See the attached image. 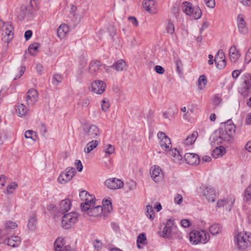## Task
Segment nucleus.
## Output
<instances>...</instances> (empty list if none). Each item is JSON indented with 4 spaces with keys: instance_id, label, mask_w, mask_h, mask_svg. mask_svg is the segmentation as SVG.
<instances>
[{
    "instance_id": "obj_53",
    "label": "nucleus",
    "mask_w": 251,
    "mask_h": 251,
    "mask_svg": "<svg viewBox=\"0 0 251 251\" xmlns=\"http://www.w3.org/2000/svg\"><path fill=\"white\" fill-rule=\"evenodd\" d=\"M206 6L210 8H213L215 6V0H204Z\"/></svg>"
},
{
    "instance_id": "obj_35",
    "label": "nucleus",
    "mask_w": 251,
    "mask_h": 251,
    "mask_svg": "<svg viewBox=\"0 0 251 251\" xmlns=\"http://www.w3.org/2000/svg\"><path fill=\"white\" fill-rule=\"evenodd\" d=\"M65 245V241L62 237H58L56 239L54 242V251H64L63 249Z\"/></svg>"
},
{
    "instance_id": "obj_61",
    "label": "nucleus",
    "mask_w": 251,
    "mask_h": 251,
    "mask_svg": "<svg viewBox=\"0 0 251 251\" xmlns=\"http://www.w3.org/2000/svg\"><path fill=\"white\" fill-rule=\"evenodd\" d=\"M75 165L77 167V169L79 172H81L83 169V165L80 160H76L75 161Z\"/></svg>"
},
{
    "instance_id": "obj_34",
    "label": "nucleus",
    "mask_w": 251,
    "mask_h": 251,
    "mask_svg": "<svg viewBox=\"0 0 251 251\" xmlns=\"http://www.w3.org/2000/svg\"><path fill=\"white\" fill-rule=\"evenodd\" d=\"M17 111L18 116L20 117L23 118L26 116L29 111V109L26 107L24 104L21 103L17 106Z\"/></svg>"
},
{
    "instance_id": "obj_4",
    "label": "nucleus",
    "mask_w": 251,
    "mask_h": 251,
    "mask_svg": "<svg viewBox=\"0 0 251 251\" xmlns=\"http://www.w3.org/2000/svg\"><path fill=\"white\" fill-rule=\"evenodd\" d=\"M82 132L83 136L86 140L96 138L100 135V131L99 127L95 125H84Z\"/></svg>"
},
{
    "instance_id": "obj_3",
    "label": "nucleus",
    "mask_w": 251,
    "mask_h": 251,
    "mask_svg": "<svg viewBox=\"0 0 251 251\" xmlns=\"http://www.w3.org/2000/svg\"><path fill=\"white\" fill-rule=\"evenodd\" d=\"M85 205H82L81 210L89 216L98 217L100 215L102 212L104 213L103 207L100 205H97L95 200L89 204L85 203Z\"/></svg>"
},
{
    "instance_id": "obj_25",
    "label": "nucleus",
    "mask_w": 251,
    "mask_h": 251,
    "mask_svg": "<svg viewBox=\"0 0 251 251\" xmlns=\"http://www.w3.org/2000/svg\"><path fill=\"white\" fill-rule=\"evenodd\" d=\"M3 243L8 246L14 248L20 245L21 243V238L19 236H11L10 237L5 239Z\"/></svg>"
},
{
    "instance_id": "obj_12",
    "label": "nucleus",
    "mask_w": 251,
    "mask_h": 251,
    "mask_svg": "<svg viewBox=\"0 0 251 251\" xmlns=\"http://www.w3.org/2000/svg\"><path fill=\"white\" fill-rule=\"evenodd\" d=\"M92 91L98 94H102L105 90L106 84L102 80H96L91 84Z\"/></svg>"
},
{
    "instance_id": "obj_29",
    "label": "nucleus",
    "mask_w": 251,
    "mask_h": 251,
    "mask_svg": "<svg viewBox=\"0 0 251 251\" xmlns=\"http://www.w3.org/2000/svg\"><path fill=\"white\" fill-rule=\"evenodd\" d=\"M198 137V132L197 131H193L188 135L184 140L183 143L187 146L192 145Z\"/></svg>"
},
{
    "instance_id": "obj_2",
    "label": "nucleus",
    "mask_w": 251,
    "mask_h": 251,
    "mask_svg": "<svg viewBox=\"0 0 251 251\" xmlns=\"http://www.w3.org/2000/svg\"><path fill=\"white\" fill-rule=\"evenodd\" d=\"M210 239L209 233L205 230H193L189 233V240L192 244H205Z\"/></svg>"
},
{
    "instance_id": "obj_46",
    "label": "nucleus",
    "mask_w": 251,
    "mask_h": 251,
    "mask_svg": "<svg viewBox=\"0 0 251 251\" xmlns=\"http://www.w3.org/2000/svg\"><path fill=\"white\" fill-rule=\"evenodd\" d=\"M101 107L102 111L106 112L110 107V102L107 99H104L101 100Z\"/></svg>"
},
{
    "instance_id": "obj_1",
    "label": "nucleus",
    "mask_w": 251,
    "mask_h": 251,
    "mask_svg": "<svg viewBox=\"0 0 251 251\" xmlns=\"http://www.w3.org/2000/svg\"><path fill=\"white\" fill-rule=\"evenodd\" d=\"M236 243L238 249L244 251L251 247V233L241 231L236 236Z\"/></svg>"
},
{
    "instance_id": "obj_19",
    "label": "nucleus",
    "mask_w": 251,
    "mask_h": 251,
    "mask_svg": "<svg viewBox=\"0 0 251 251\" xmlns=\"http://www.w3.org/2000/svg\"><path fill=\"white\" fill-rule=\"evenodd\" d=\"M237 25L238 30L241 34L246 35L248 33V29L247 24L243 15L242 14H239L238 16Z\"/></svg>"
},
{
    "instance_id": "obj_13",
    "label": "nucleus",
    "mask_w": 251,
    "mask_h": 251,
    "mask_svg": "<svg viewBox=\"0 0 251 251\" xmlns=\"http://www.w3.org/2000/svg\"><path fill=\"white\" fill-rule=\"evenodd\" d=\"M104 183L107 188L112 190L120 189L124 186V182L117 178L108 179Z\"/></svg>"
},
{
    "instance_id": "obj_17",
    "label": "nucleus",
    "mask_w": 251,
    "mask_h": 251,
    "mask_svg": "<svg viewBox=\"0 0 251 251\" xmlns=\"http://www.w3.org/2000/svg\"><path fill=\"white\" fill-rule=\"evenodd\" d=\"M0 29H1L4 33L5 35H7L9 39L11 40L13 37V34H10L12 32L14 27L10 23H4L3 21H0Z\"/></svg>"
},
{
    "instance_id": "obj_43",
    "label": "nucleus",
    "mask_w": 251,
    "mask_h": 251,
    "mask_svg": "<svg viewBox=\"0 0 251 251\" xmlns=\"http://www.w3.org/2000/svg\"><path fill=\"white\" fill-rule=\"evenodd\" d=\"M207 83V79L205 75H201L198 79V87L200 90H201Z\"/></svg>"
},
{
    "instance_id": "obj_59",
    "label": "nucleus",
    "mask_w": 251,
    "mask_h": 251,
    "mask_svg": "<svg viewBox=\"0 0 251 251\" xmlns=\"http://www.w3.org/2000/svg\"><path fill=\"white\" fill-rule=\"evenodd\" d=\"M128 19L135 26L138 25V22L135 17L130 16L128 18Z\"/></svg>"
},
{
    "instance_id": "obj_36",
    "label": "nucleus",
    "mask_w": 251,
    "mask_h": 251,
    "mask_svg": "<svg viewBox=\"0 0 251 251\" xmlns=\"http://www.w3.org/2000/svg\"><path fill=\"white\" fill-rule=\"evenodd\" d=\"M209 230L211 234L216 235L222 232V227L220 224H214L209 227Z\"/></svg>"
},
{
    "instance_id": "obj_28",
    "label": "nucleus",
    "mask_w": 251,
    "mask_h": 251,
    "mask_svg": "<svg viewBox=\"0 0 251 251\" xmlns=\"http://www.w3.org/2000/svg\"><path fill=\"white\" fill-rule=\"evenodd\" d=\"M235 126L230 120L227 121L225 123V128L223 129L233 138L235 132Z\"/></svg>"
},
{
    "instance_id": "obj_49",
    "label": "nucleus",
    "mask_w": 251,
    "mask_h": 251,
    "mask_svg": "<svg viewBox=\"0 0 251 251\" xmlns=\"http://www.w3.org/2000/svg\"><path fill=\"white\" fill-rule=\"evenodd\" d=\"M62 81V77L58 74H55L52 78V83L54 85H57Z\"/></svg>"
},
{
    "instance_id": "obj_14",
    "label": "nucleus",
    "mask_w": 251,
    "mask_h": 251,
    "mask_svg": "<svg viewBox=\"0 0 251 251\" xmlns=\"http://www.w3.org/2000/svg\"><path fill=\"white\" fill-rule=\"evenodd\" d=\"M216 66L219 69H223L226 65V60L223 51L222 50H218L215 57Z\"/></svg>"
},
{
    "instance_id": "obj_48",
    "label": "nucleus",
    "mask_w": 251,
    "mask_h": 251,
    "mask_svg": "<svg viewBox=\"0 0 251 251\" xmlns=\"http://www.w3.org/2000/svg\"><path fill=\"white\" fill-rule=\"evenodd\" d=\"M25 138H30L35 141L36 140L35 133L31 130H27L25 133Z\"/></svg>"
},
{
    "instance_id": "obj_55",
    "label": "nucleus",
    "mask_w": 251,
    "mask_h": 251,
    "mask_svg": "<svg viewBox=\"0 0 251 251\" xmlns=\"http://www.w3.org/2000/svg\"><path fill=\"white\" fill-rule=\"evenodd\" d=\"M245 61L249 63L251 61V47L248 49L245 56Z\"/></svg>"
},
{
    "instance_id": "obj_45",
    "label": "nucleus",
    "mask_w": 251,
    "mask_h": 251,
    "mask_svg": "<svg viewBox=\"0 0 251 251\" xmlns=\"http://www.w3.org/2000/svg\"><path fill=\"white\" fill-rule=\"evenodd\" d=\"M244 199L246 201L251 202V184L247 188L245 192Z\"/></svg>"
},
{
    "instance_id": "obj_11",
    "label": "nucleus",
    "mask_w": 251,
    "mask_h": 251,
    "mask_svg": "<svg viewBox=\"0 0 251 251\" xmlns=\"http://www.w3.org/2000/svg\"><path fill=\"white\" fill-rule=\"evenodd\" d=\"M157 137L160 139V145L165 151H168L172 147L170 139L165 133L159 131L157 133Z\"/></svg>"
},
{
    "instance_id": "obj_9",
    "label": "nucleus",
    "mask_w": 251,
    "mask_h": 251,
    "mask_svg": "<svg viewBox=\"0 0 251 251\" xmlns=\"http://www.w3.org/2000/svg\"><path fill=\"white\" fill-rule=\"evenodd\" d=\"M151 176L156 183L160 182L163 179L164 175L161 169L157 165L152 166L150 170Z\"/></svg>"
},
{
    "instance_id": "obj_7",
    "label": "nucleus",
    "mask_w": 251,
    "mask_h": 251,
    "mask_svg": "<svg viewBox=\"0 0 251 251\" xmlns=\"http://www.w3.org/2000/svg\"><path fill=\"white\" fill-rule=\"evenodd\" d=\"M242 86L239 92L242 95L248 96L251 90V75L248 73H245L242 76Z\"/></svg>"
},
{
    "instance_id": "obj_44",
    "label": "nucleus",
    "mask_w": 251,
    "mask_h": 251,
    "mask_svg": "<svg viewBox=\"0 0 251 251\" xmlns=\"http://www.w3.org/2000/svg\"><path fill=\"white\" fill-rule=\"evenodd\" d=\"M39 47V45L37 43H34L29 45L28 47V51L29 53L34 56L36 54V51L38 49Z\"/></svg>"
},
{
    "instance_id": "obj_20",
    "label": "nucleus",
    "mask_w": 251,
    "mask_h": 251,
    "mask_svg": "<svg viewBox=\"0 0 251 251\" xmlns=\"http://www.w3.org/2000/svg\"><path fill=\"white\" fill-rule=\"evenodd\" d=\"M101 66V64L100 61L98 60H94L91 61L89 63L88 67V72L89 74L93 76H97Z\"/></svg>"
},
{
    "instance_id": "obj_58",
    "label": "nucleus",
    "mask_w": 251,
    "mask_h": 251,
    "mask_svg": "<svg viewBox=\"0 0 251 251\" xmlns=\"http://www.w3.org/2000/svg\"><path fill=\"white\" fill-rule=\"evenodd\" d=\"M154 70L155 72L159 74H163L165 72L164 69L161 66L157 65L155 67Z\"/></svg>"
},
{
    "instance_id": "obj_22",
    "label": "nucleus",
    "mask_w": 251,
    "mask_h": 251,
    "mask_svg": "<svg viewBox=\"0 0 251 251\" xmlns=\"http://www.w3.org/2000/svg\"><path fill=\"white\" fill-rule=\"evenodd\" d=\"M184 158L187 164L191 165H196L199 164L200 159L199 156L195 153H187L184 155Z\"/></svg>"
},
{
    "instance_id": "obj_24",
    "label": "nucleus",
    "mask_w": 251,
    "mask_h": 251,
    "mask_svg": "<svg viewBox=\"0 0 251 251\" xmlns=\"http://www.w3.org/2000/svg\"><path fill=\"white\" fill-rule=\"evenodd\" d=\"M79 197L82 201H84V202L81 203L80 207L82 205H85V203H91L94 201V196L90 195L86 191H82L79 194Z\"/></svg>"
},
{
    "instance_id": "obj_47",
    "label": "nucleus",
    "mask_w": 251,
    "mask_h": 251,
    "mask_svg": "<svg viewBox=\"0 0 251 251\" xmlns=\"http://www.w3.org/2000/svg\"><path fill=\"white\" fill-rule=\"evenodd\" d=\"M146 215L151 220H153L154 217V211L152 206L148 205L147 206Z\"/></svg>"
},
{
    "instance_id": "obj_33",
    "label": "nucleus",
    "mask_w": 251,
    "mask_h": 251,
    "mask_svg": "<svg viewBox=\"0 0 251 251\" xmlns=\"http://www.w3.org/2000/svg\"><path fill=\"white\" fill-rule=\"evenodd\" d=\"M226 152V150L222 146L217 147L212 151V155L214 158L222 157Z\"/></svg>"
},
{
    "instance_id": "obj_52",
    "label": "nucleus",
    "mask_w": 251,
    "mask_h": 251,
    "mask_svg": "<svg viewBox=\"0 0 251 251\" xmlns=\"http://www.w3.org/2000/svg\"><path fill=\"white\" fill-rule=\"evenodd\" d=\"M107 148L105 149V152L106 154H111L115 151V148L114 146L110 144H108L107 145Z\"/></svg>"
},
{
    "instance_id": "obj_27",
    "label": "nucleus",
    "mask_w": 251,
    "mask_h": 251,
    "mask_svg": "<svg viewBox=\"0 0 251 251\" xmlns=\"http://www.w3.org/2000/svg\"><path fill=\"white\" fill-rule=\"evenodd\" d=\"M71 201L69 199L62 200L59 204V212L62 214L68 211L71 209Z\"/></svg>"
},
{
    "instance_id": "obj_8",
    "label": "nucleus",
    "mask_w": 251,
    "mask_h": 251,
    "mask_svg": "<svg viewBox=\"0 0 251 251\" xmlns=\"http://www.w3.org/2000/svg\"><path fill=\"white\" fill-rule=\"evenodd\" d=\"M75 169L68 167L65 172L62 173L58 178V180L61 184H65L71 180L75 176Z\"/></svg>"
},
{
    "instance_id": "obj_10",
    "label": "nucleus",
    "mask_w": 251,
    "mask_h": 251,
    "mask_svg": "<svg viewBox=\"0 0 251 251\" xmlns=\"http://www.w3.org/2000/svg\"><path fill=\"white\" fill-rule=\"evenodd\" d=\"M38 99V93L35 89H30L27 93L26 96V103L28 107L33 106L37 102Z\"/></svg>"
},
{
    "instance_id": "obj_42",
    "label": "nucleus",
    "mask_w": 251,
    "mask_h": 251,
    "mask_svg": "<svg viewBox=\"0 0 251 251\" xmlns=\"http://www.w3.org/2000/svg\"><path fill=\"white\" fill-rule=\"evenodd\" d=\"M37 224V219L35 216H33L28 221L27 225L29 229L34 230L36 228Z\"/></svg>"
},
{
    "instance_id": "obj_63",
    "label": "nucleus",
    "mask_w": 251,
    "mask_h": 251,
    "mask_svg": "<svg viewBox=\"0 0 251 251\" xmlns=\"http://www.w3.org/2000/svg\"><path fill=\"white\" fill-rule=\"evenodd\" d=\"M25 70V68L24 66H22L20 68V70L19 72V74L16 75V77L14 78V79H16L17 78H20L24 73Z\"/></svg>"
},
{
    "instance_id": "obj_39",
    "label": "nucleus",
    "mask_w": 251,
    "mask_h": 251,
    "mask_svg": "<svg viewBox=\"0 0 251 251\" xmlns=\"http://www.w3.org/2000/svg\"><path fill=\"white\" fill-rule=\"evenodd\" d=\"M171 154L172 156V160L176 163H179L182 158V155L180 154L179 151L176 148L172 150Z\"/></svg>"
},
{
    "instance_id": "obj_30",
    "label": "nucleus",
    "mask_w": 251,
    "mask_h": 251,
    "mask_svg": "<svg viewBox=\"0 0 251 251\" xmlns=\"http://www.w3.org/2000/svg\"><path fill=\"white\" fill-rule=\"evenodd\" d=\"M69 31V26L66 24H62L60 25L57 30V36L62 39L64 38Z\"/></svg>"
},
{
    "instance_id": "obj_60",
    "label": "nucleus",
    "mask_w": 251,
    "mask_h": 251,
    "mask_svg": "<svg viewBox=\"0 0 251 251\" xmlns=\"http://www.w3.org/2000/svg\"><path fill=\"white\" fill-rule=\"evenodd\" d=\"M181 225L184 227H187L189 226L190 223L189 220L187 219H183L180 222Z\"/></svg>"
},
{
    "instance_id": "obj_50",
    "label": "nucleus",
    "mask_w": 251,
    "mask_h": 251,
    "mask_svg": "<svg viewBox=\"0 0 251 251\" xmlns=\"http://www.w3.org/2000/svg\"><path fill=\"white\" fill-rule=\"evenodd\" d=\"M166 30L168 33L172 34L175 31V27L174 24L170 21H168L167 26L166 27Z\"/></svg>"
},
{
    "instance_id": "obj_26",
    "label": "nucleus",
    "mask_w": 251,
    "mask_h": 251,
    "mask_svg": "<svg viewBox=\"0 0 251 251\" xmlns=\"http://www.w3.org/2000/svg\"><path fill=\"white\" fill-rule=\"evenodd\" d=\"M229 56L231 61L235 63L239 58L240 54L235 46H232L229 50Z\"/></svg>"
},
{
    "instance_id": "obj_16",
    "label": "nucleus",
    "mask_w": 251,
    "mask_h": 251,
    "mask_svg": "<svg viewBox=\"0 0 251 251\" xmlns=\"http://www.w3.org/2000/svg\"><path fill=\"white\" fill-rule=\"evenodd\" d=\"M144 9L151 14H155L157 13V9L154 0H144L143 3Z\"/></svg>"
},
{
    "instance_id": "obj_57",
    "label": "nucleus",
    "mask_w": 251,
    "mask_h": 251,
    "mask_svg": "<svg viewBox=\"0 0 251 251\" xmlns=\"http://www.w3.org/2000/svg\"><path fill=\"white\" fill-rule=\"evenodd\" d=\"M90 104L89 100L88 99H82L80 102V105L82 107H87Z\"/></svg>"
},
{
    "instance_id": "obj_5",
    "label": "nucleus",
    "mask_w": 251,
    "mask_h": 251,
    "mask_svg": "<svg viewBox=\"0 0 251 251\" xmlns=\"http://www.w3.org/2000/svg\"><path fill=\"white\" fill-rule=\"evenodd\" d=\"M183 10L188 15L192 16L195 19H199L201 16V11L199 7L194 8L192 4L185 1L183 3Z\"/></svg>"
},
{
    "instance_id": "obj_40",
    "label": "nucleus",
    "mask_w": 251,
    "mask_h": 251,
    "mask_svg": "<svg viewBox=\"0 0 251 251\" xmlns=\"http://www.w3.org/2000/svg\"><path fill=\"white\" fill-rule=\"evenodd\" d=\"M146 240L147 239L145 234L144 233L140 234L137 239V245L138 248L139 249H141L142 247L139 245V244L145 245L146 244Z\"/></svg>"
},
{
    "instance_id": "obj_38",
    "label": "nucleus",
    "mask_w": 251,
    "mask_h": 251,
    "mask_svg": "<svg viewBox=\"0 0 251 251\" xmlns=\"http://www.w3.org/2000/svg\"><path fill=\"white\" fill-rule=\"evenodd\" d=\"M98 145V142L97 140H92L89 142L84 148V151L85 153H88Z\"/></svg>"
},
{
    "instance_id": "obj_56",
    "label": "nucleus",
    "mask_w": 251,
    "mask_h": 251,
    "mask_svg": "<svg viewBox=\"0 0 251 251\" xmlns=\"http://www.w3.org/2000/svg\"><path fill=\"white\" fill-rule=\"evenodd\" d=\"M222 99L218 95H215L213 100V103L215 105H218L222 102Z\"/></svg>"
},
{
    "instance_id": "obj_21",
    "label": "nucleus",
    "mask_w": 251,
    "mask_h": 251,
    "mask_svg": "<svg viewBox=\"0 0 251 251\" xmlns=\"http://www.w3.org/2000/svg\"><path fill=\"white\" fill-rule=\"evenodd\" d=\"M174 221L168 220L166 222L162 232L160 233V236L164 238H170L171 232L174 228Z\"/></svg>"
},
{
    "instance_id": "obj_23",
    "label": "nucleus",
    "mask_w": 251,
    "mask_h": 251,
    "mask_svg": "<svg viewBox=\"0 0 251 251\" xmlns=\"http://www.w3.org/2000/svg\"><path fill=\"white\" fill-rule=\"evenodd\" d=\"M202 194L209 202L215 201L216 195L212 188L206 187L202 191Z\"/></svg>"
},
{
    "instance_id": "obj_41",
    "label": "nucleus",
    "mask_w": 251,
    "mask_h": 251,
    "mask_svg": "<svg viewBox=\"0 0 251 251\" xmlns=\"http://www.w3.org/2000/svg\"><path fill=\"white\" fill-rule=\"evenodd\" d=\"M103 206L104 207L103 208V211L104 215L106 214V213H109L110 211L112 210V204L111 202L109 200H106L104 201H103Z\"/></svg>"
},
{
    "instance_id": "obj_37",
    "label": "nucleus",
    "mask_w": 251,
    "mask_h": 251,
    "mask_svg": "<svg viewBox=\"0 0 251 251\" xmlns=\"http://www.w3.org/2000/svg\"><path fill=\"white\" fill-rule=\"evenodd\" d=\"M126 65V61L123 59H120L114 64L111 67L117 71H122Z\"/></svg>"
},
{
    "instance_id": "obj_64",
    "label": "nucleus",
    "mask_w": 251,
    "mask_h": 251,
    "mask_svg": "<svg viewBox=\"0 0 251 251\" xmlns=\"http://www.w3.org/2000/svg\"><path fill=\"white\" fill-rule=\"evenodd\" d=\"M84 71H85L84 67L82 65L79 68V69L77 72V74L78 76H80L82 75L83 74Z\"/></svg>"
},
{
    "instance_id": "obj_54",
    "label": "nucleus",
    "mask_w": 251,
    "mask_h": 251,
    "mask_svg": "<svg viewBox=\"0 0 251 251\" xmlns=\"http://www.w3.org/2000/svg\"><path fill=\"white\" fill-rule=\"evenodd\" d=\"M182 196L178 194H177L174 198L175 202L177 204H180L182 202Z\"/></svg>"
},
{
    "instance_id": "obj_62",
    "label": "nucleus",
    "mask_w": 251,
    "mask_h": 251,
    "mask_svg": "<svg viewBox=\"0 0 251 251\" xmlns=\"http://www.w3.org/2000/svg\"><path fill=\"white\" fill-rule=\"evenodd\" d=\"M32 35V32L31 30H26L25 33V40L27 41L28 40H29L31 38Z\"/></svg>"
},
{
    "instance_id": "obj_15",
    "label": "nucleus",
    "mask_w": 251,
    "mask_h": 251,
    "mask_svg": "<svg viewBox=\"0 0 251 251\" xmlns=\"http://www.w3.org/2000/svg\"><path fill=\"white\" fill-rule=\"evenodd\" d=\"M215 140L221 144L229 143L232 141L233 137L222 128L220 130L219 135Z\"/></svg>"
},
{
    "instance_id": "obj_31",
    "label": "nucleus",
    "mask_w": 251,
    "mask_h": 251,
    "mask_svg": "<svg viewBox=\"0 0 251 251\" xmlns=\"http://www.w3.org/2000/svg\"><path fill=\"white\" fill-rule=\"evenodd\" d=\"M17 225L16 223L9 221L5 222L4 224V228L0 230V233L6 235L8 234L9 229H14L17 227Z\"/></svg>"
},
{
    "instance_id": "obj_18",
    "label": "nucleus",
    "mask_w": 251,
    "mask_h": 251,
    "mask_svg": "<svg viewBox=\"0 0 251 251\" xmlns=\"http://www.w3.org/2000/svg\"><path fill=\"white\" fill-rule=\"evenodd\" d=\"M0 29H1L4 33L5 35H7L9 39L11 40L13 37V34H10L12 32L14 27L10 23H4L3 21H0Z\"/></svg>"
},
{
    "instance_id": "obj_51",
    "label": "nucleus",
    "mask_w": 251,
    "mask_h": 251,
    "mask_svg": "<svg viewBox=\"0 0 251 251\" xmlns=\"http://www.w3.org/2000/svg\"><path fill=\"white\" fill-rule=\"evenodd\" d=\"M17 186V185L14 182L9 185L6 188V193L8 194L12 193L13 190L16 188Z\"/></svg>"
},
{
    "instance_id": "obj_32",
    "label": "nucleus",
    "mask_w": 251,
    "mask_h": 251,
    "mask_svg": "<svg viewBox=\"0 0 251 251\" xmlns=\"http://www.w3.org/2000/svg\"><path fill=\"white\" fill-rule=\"evenodd\" d=\"M234 202V200L232 198L220 200L217 201V206L218 208H220L228 204L229 205V209H230V207L233 205Z\"/></svg>"
},
{
    "instance_id": "obj_6",
    "label": "nucleus",
    "mask_w": 251,
    "mask_h": 251,
    "mask_svg": "<svg viewBox=\"0 0 251 251\" xmlns=\"http://www.w3.org/2000/svg\"><path fill=\"white\" fill-rule=\"evenodd\" d=\"M78 214L75 212H71L65 214L62 220L63 227L65 229L71 228L77 221Z\"/></svg>"
}]
</instances>
